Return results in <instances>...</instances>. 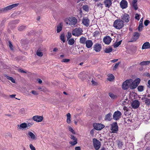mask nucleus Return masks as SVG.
Wrapping results in <instances>:
<instances>
[{
  "label": "nucleus",
  "mask_w": 150,
  "mask_h": 150,
  "mask_svg": "<svg viewBox=\"0 0 150 150\" xmlns=\"http://www.w3.org/2000/svg\"><path fill=\"white\" fill-rule=\"evenodd\" d=\"M77 23V19L74 17H69V24L71 25H74Z\"/></svg>",
  "instance_id": "ddd939ff"
},
{
  "label": "nucleus",
  "mask_w": 150,
  "mask_h": 150,
  "mask_svg": "<svg viewBox=\"0 0 150 150\" xmlns=\"http://www.w3.org/2000/svg\"><path fill=\"white\" fill-rule=\"evenodd\" d=\"M140 15L138 14V13H136L135 14V19H136L137 20H139L140 19Z\"/></svg>",
  "instance_id": "8fccbe9b"
},
{
  "label": "nucleus",
  "mask_w": 150,
  "mask_h": 150,
  "mask_svg": "<svg viewBox=\"0 0 150 150\" xmlns=\"http://www.w3.org/2000/svg\"><path fill=\"white\" fill-rule=\"evenodd\" d=\"M150 134H146L145 136V140L146 141H148L150 140V137H149Z\"/></svg>",
  "instance_id": "79ce46f5"
},
{
  "label": "nucleus",
  "mask_w": 150,
  "mask_h": 150,
  "mask_svg": "<svg viewBox=\"0 0 150 150\" xmlns=\"http://www.w3.org/2000/svg\"><path fill=\"white\" fill-rule=\"evenodd\" d=\"M70 61V59H64L62 60V62H67Z\"/></svg>",
  "instance_id": "603ef678"
},
{
  "label": "nucleus",
  "mask_w": 150,
  "mask_h": 150,
  "mask_svg": "<svg viewBox=\"0 0 150 150\" xmlns=\"http://www.w3.org/2000/svg\"><path fill=\"white\" fill-rule=\"evenodd\" d=\"M131 82L130 83V88L133 89L135 88L139 84L140 80L139 78L136 79L134 81L131 79Z\"/></svg>",
  "instance_id": "f03ea898"
},
{
  "label": "nucleus",
  "mask_w": 150,
  "mask_h": 150,
  "mask_svg": "<svg viewBox=\"0 0 150 150\" xmlns=\"http://www.w3.org/2000/svg\"><path fill=\"white\" fill-rule=\"evenodd\" d=\"M29 147L31 150L35 148L34 146L32 144H30L29 145Z\"/></svg>",
  "instance_id": "bf43d9fd"
},
{
  "label": "nucleus",
  "mask_w": 150,
  "mask_h": 150,
  "mask_svg": "<svg viewBox=\"0 0 150 150\" xmlns=\"http://www.w3.org/2000/svg\"><path fill=\"white\" fill-rule=\"evenodd\" d=\"M86 40V38L82 37L80 38V42L82 44H85Z\"/></svg>",
  "instance_id": "bb28decb"
},
{
  "label": "nucleus",
  "mask_w": 150,
  "mask_h": 150,
  "mask_svg": "<svg viewBox=\"0 0 150 150\" xmlns=\"http://www.w3.org/2000/svg\"><path fill=\"white\" fill-rule=\"evenodd\" d=\"M67 122L69 124L71 122V114L70 113H68L67 115Z\"/></svg>",
  "instance_id": "c756f323"
},
{
  "label": "nucleus",
  "mask_w": 150,
  "mask_h": 150,
  "mask_svg": "<svg viewBox=\"0 0 150 150\" xmlns=\"http://www.w3.org/2000/svg\"><path fill=\"white\" fill-rule=\"evenodd\" d=\"M60 39L63 42H65V35L64 34H61L60 35Z\"/></svg>",
  "instance_id": "ea45409f"
},
{
  "label": "nucleus",
  "mask_w": 150,
  "mask_h": 150,
  "mask_svg": "<svg viewBox=\"0 0 150 150\" xmlns=\"http://www.w3.org/2000/svg\"><path fill=\"white\" fill-rule=\"evenodd\" d=\"M17 128L20 130H23L27 129V123L23 122L17 125Z\"/></svg>",
  "instance_id": "9b49d317"
},
{
  "label": "nucleus",
  "mask_w": 150,
  "mask_h": 150,
  "mask_svg": "<svg viewBox=\"0 0 150 150\" xmlns=\"http://www.w3.org/2000/svg\"><path fill=\"white\" fill-rule=\"evenodd\" d=\"M93 125L95 129L97 130H100L105 127L104 125L103 124L96 123H93Z\"/></svg>",
  "instance_id": "6e6552de"
},
{
  "label": "nucleus",
  "mask_w": 150,
  "mask_h": 150,
  "mask_svg": "<svg viewBox=\"0 0 150 150\" xmlns=\"http://www.w3.org/2000/svg\"><path fill=\"white\" fill-rule=\"evenodd\" d=\"M109 95L112 99H115L117 97V96L116 95H114V94L111 93H109Z\"/></svg>",
  "instance_id": "7c9ffc66"
},
{
  "label": "nucleus",
  "mask_w": 150,
  "mask_h": 150,
  "mask_svg": "<svg viewBox=\"0 0 150 150\" xmlns=\"http://www.w3.org/2000/svg\"><path fill=\"white\" fill-rule=\"evenodd\" d=\"M73 140V141H71L69 142V143L72 146L75 145L77 143V139Z\"/></svg>",
  "instance_id": "58836bf2"
},
{
  "label": "nucleus",
  "mask_w": 150,
  "mask_h": 150,
  "mask_svg": "<svg viewBox=\"0 0 150 150\" xmlns=\"http://www.w3.org/2000/svg\"><path fill=\"white\" fill-rule=\"evenodd\" d=\"M139 101L137 100H135L132 102V106L134 109H137L139 107Z\"/></svg>",
  "instance_id": "f3484780"
},
{
  "label": "nucleus",
  "mask_w": 150,
  "mask_h": 150,
  "mask_svg": "<svg viewBox=\"0 0 150 150\" xmlns=\"http://www.w3.org/2000/svg\"><path fill=\"white\" fill-rule=\"evenodd\" d=\"M25 28V26L24 25H21L18 28V30L19 31H22Z\"/></svg>",
  "instance_id": "a18cd8bd"
},
{
  "label": "nucleus",
  "mask_w": 150,
  "mask_h": 150,
  "mask_svg": "<svg viewBox=\"0 0 150 150\" xmlns=\"http://www.w3.org/2000/svg\"><path fill=\"white\" fill-rule=\"evenodd\" d=\"M137 0H133L131 3L132 6L134 8L135 10H137L138 8L137 6Z\"/></svg>",
  "instance_id": "5701e85b"
},
{
  "label": "nucleus",
  "mask_w": 150,
  "mask_h": 150,
  "mask_svg": "<svg viewBox=\"0 0 150 150\" xmlns=\"http://www.w3.org/2000/svg\"><path fill=\"white\" fill-rule=\"evenodd\" d=\"M131 79H127L122 83V88L124 90H126L129 88H130V83L131 82Z\"/></svg>",
  "instance_id": "39448f33"
},
{
  "label": "nucleus",
  "mask_w": 150,
  "mask_h": 150,
  "mask_svg": "<svg viewBox=\"0 0 150 150\" xmlns=\"http://www.w3.org/2000/svg\"><path fill=\"white\" fill-rule=\"evenodd\" d=\"M137 89L138 91L142 92L144 90V87L142 86H139L137 87Z\"/></svg>",
  "instance_id": "a19ab883"
},
{
  "label": "nucleus",
  "mask_w": 150,
  "mask_h": 150,
  "mask_svg": "<svg viewBox=\"0 0 150 150\" xmlns=\"http://www.w3.org/2000/svg\"><path fill=\"white\" fill-rule=\"evenodd\" d=\"M31 93L35 95H37L38 94V93L35 91L33 90L32 91Z\"/></svg>",
  "instance_id": "13d9d810"
},
{
  "label": "nucleus",
  "mask_w": 150,
  "mask_h": 150,
  "mask_svg": "<svg viewBox=\"0 0 150 150\" xmlns=\"http://www.w3.org/2000/svg\"><path fill=\"white\" fill-rule=\"evenodd\" d=\"M143 27V24H139L138 27V30L139 31H141Z\"/></svg>",
  "instance_id": "c03bdc74"
},
{
  "label": "nucleus",
  "mask_w": 150,
  "mask_h": 150,
  "mask_svg": "<svg viewBox=\"0 0 150 150\" xmlns=\"http://www.w3.org/2000/svg\"><path fill=\"white\" fill-rule=\"evenodd\" d=\"M112 114L110 113H109L106 116L105 119V120L106 121H110L111 120V116Z\"/></svg>",
  "instance_id": "393cba45"
},
{
  "label": "nucleus",
  "mask_w": 150,
  "mask_h": 150,
  "mask_svg": "<svg viewBox=\"0 0 150 150\" xmlns=\"http://www.w3.org/2000/svg\"><path fill=\"white\" fill-rule=\"evenodd\" d=\"M84 72H82L79 74V77L81 78V79H82L83 80V76L84 75Z\"/></svg>",
  "instance_id": "de8ad7c7"
},
{
  "label": "nucleus",
  "mask_w": 150,
  "mask_h": 150,
  "mask_svg": "<svg viewBox=\"0 0 150 150\" xmlns=\"http://www.w3.org/2000/svg\"><path fill=\"white\" fill-rule=\"evenodd\" d=\"M124 23L120 19L115 20L113 23V26L116 29H120L124 26Z\"/></svg>",
  "instance_id": "f257e3e1"
},
{
  "label": "nucleus",
  "mask_w": 150,
  "mask_h": 150,
  "mask_svg": "<svg viewBox=\"0 0 150 150\" xmlns=\"http://www.w3.org/2000/svg\"><path fill=\"white\" fill-rule=\"evenodd\" d=\"M128 3L125 0H122L120 3V6L122 9H124L127 7Z\"/></svg>",
  "instance_id": "2eb2a0df"
},
{
  "label": "nucleus",
  "mask_w": 150,
  "mask_h": 150,
  "mask_svg": "<svg viewBox=\"0 0 150 150\" xmlns=\"http://www.w3.org/2000/svg\"><path fill=\"white\" fill-rule=\"evenodd\" d=\"M85 44L86 47L89 48L92 47L93 45V42L91 40H87L86 41Z\"/></svg>",
  "instance_id": "6ab92c4d"
},
{
  "label": "nucleus",
  "mask_w": 150,
  "mask_h": 150,
  "mask_svg": "<svg viewBox=\"0 0 150 150\" xmlns=\"http://www.w3.org/2000/svg\"><path fill=\"white\" fill-rule=\"evenodd\" d=\"M68 43L70 45H72L74 43L75 41L73 38H70L68 40Z\"/></svg>",
  "instance_id": "a878e982"
},
{
  "label": "nucleus",
  "mask_w": 150,
  "mask_h": 150,
  "mask_svg": "<svg viewBox=\"0 0 150 150\" xmlns=\"http://www.w3.org/2000/svg\"><path fill=\"white\" fill-rule=\"evenodd\" d=\"M32 125L33 124L31 122H29L27 123V129H29Z\"/></svg>",
  "instance_id": "3c124183"
},
{
  "label": "nucleus",
  "mask_w": 150,
  "mask_h": 150,
  "mask_svg": "<svg viewBox=\"0 0 150 150\" xmlns=\"http://www.w3.org/2000/svg\"><path fill=\"white\" fill-rule=\"evenodd\" d=\"M121 115V113L120 111H115L113 115V118L115 120H117L120 118Z\"/></svg>",
  "instance_id": "9d476101"
},
{
  "label": "nucleus",
  "mask_w": 150,
  "mask_h": 150,
  "mask_svg": "<svg viewBox=\"0 0 150 150\" xmlns=\"http://www.w3.org/2000/svg\"><path fill=\"white\" fill-rule=\"evenodd\" d=\"M103 4L100 3H98L97 4V6H98L102 7Z\"/></svg>",
  "instance_id": "e2e57ef3"
},
{
  "label": "nucleus",
  "mask_w": 150,
  "mask_h": 150,
  "mask_svg": "<svg viewBox=\"0 0 150 150\" xmlns=\"http://www.w3.org/2000/svg\"><path fill=\"white\" fill-rule=\"evenodd\" d=\"M36 54L39 57H42L43 55L42 53L40 50H38L36 52Z\"/></svg>",
  "instance_id": "f704fd0d"
},
{
  "label": "nucleus",
  "mask_w": 150,
  "mask_h": 150,
  "mask_svg": "<svg viewBox=\"0 0 150 150\" xmlns=\"http://www.w3.org/2000/svg\"><path fill=\"white\" fill-rule=\"evenodd\" d=\"M93 49L96 52H99L101 49V45L99 44H96L94 45Z\"/></svg>",
  "instance_id": "a211bd4d"
},
{
  "label": "nucleus",
  "mask_w": 150,
  "mask_h": 150,
  "mask_svg": "<svg viewBox=\"0 0 150 150\" xmlns=\"http://www.w3.org/2000/svg\"><path fill=\"white\" fill-rule=\"evenodd\" d=\"M8 44H9V47L10 48V49L11 50H13V46L12 44H11V43L10 41H8Z\"/></svg>",
  "instance_id": "09e8293b"
},
{
  "label": "nucleus",
  "mask_w": 150,
  "mask_h": 150,
  "mask_svg": "<svg viewBox=\"0 0 150 150\" xmlns=\"http://www.w3.org/2000/svg\"><path fill=\"white\" fill-rule=\"evenodd\" d=\"M112 51V48L111 47L106 48L104 50V52L106 53H109Z\"/></svg>",
  "instance_id": "2f4dec72"
},
{
  "label": "nucleus",
  "mask_w": 150,
  "mask_h": 150,
  "mask_svg": "<svg viewBox=\"0 0 150 150\" xmlns=\"http://www.w3.org/2000/svg\"><path fill=\"white\" fill-rule=\"evenodd\" d=\"M82 22L83 25L86 27H88L89 25L90 21L87 17H84L82 20Z\"/></svg>",
  "instance_id": "4468645a"
},
{
  "label": "nucleus",
  "mask_w": 150,
  "mask_h": 150,
  "mask_svg": "<svg viewBox=\"0 0 150 150\" xmlns=\"http://www.w3.org/2000/svg\"><path fill=\"white\" fill-rule=\"evenodd\" d=\"M142 100H144L145 101V103L148 106L150 105V99H149L146 98H142Z\"/></svg>",
  "instance_id": "cd10ccee"
},
{
  "label": "nucleus",
  "mask_w": 150,
  "mask_h": 150,
  "mask_svg": "<svg viewBox=\"0 0 150 150\" xmlns=\"http://www.w3.org/2000/svg\"><path fill=\"white\" fill-rule=\"evenodd\" d=\"M64 22L66 23V24H69V18H66L64 20Z\"/></svg>",
  "instance_id": "5fc2aeb1"
},
{
  "label": "nucleus",
  "mask_w": 150,
  "mask_h": 150,
  "mask_svg": "<svg viewBox=\"0 0 150 150\" xmlns=\"http://www.w3.org/2000/svg\"><path fill=\"white\" fill-rule=\"evenodd\" d=\"M33 119L37 122H40L43 120V117L42 116L35 115L33 117Z\"/></svg>",
  "instance_id": "f8f14e48"
},
{
  "label": "nucleus",
  "mask_w": 150,
  "mask_h": 150,
  "mask_svg": "<svg viewBox=\"0 0 150 150\" xmlns=\"http://www.w3.org/2000/svg\"><path fill=\"white\" fill-rule=\"evenodd\" d=\"M82 8L83 10L86 11H88L89 9L88 6L87 5H84L83 6Z\"/></svg>",
  "instance_id": "473e14b6"
},
{
  "label": "nucleus",
  "mask_w": 150,
  "mask_h": 150,
  "mask_svg": "<svg viewBox=\"0 0 150 150\" xmlns=\"http://www.w3.org/2000/svg\"><path fill=\"white\" fill-rule=\"evenodd\" d=\"M69 130L70 131L72 134H75V133L74 131V129H73V128L70 127H69Z\"/></svg>",
  "instance_id": "49530a36"
},
{
  "label": "nucleus",
  "mask_w": 150,
  "mask_h": 150,
  "mask_svg": "<svg viewBox=\"0 0 150 150\" xmlns=\"http://www.w3.org/2000/svg\"><path fill=\"white\" fill-rule=\"evenodd\" d=\"M6 77L8 79L10 80L13 83H15V80L11 77H10L9 76H6Z\"/></svg>",
  "instance_id": "c9c22d12"
},
{
  "label": "nucleus",
  "mask_w": 150,
  "mask_h": 150,
  "mask_svg": "<svg viewBox=\"0 0 150 150\" xmlns=\"http://www.w3.org/2000/svg\"><path fill=\"white\" fill-rule=\"evenodd\" d=\"M139 34L137 32H135L134 33L133 39L134 40H136L139 38Z\"/></svg>",
  "instance_id": "b1692460"
},
{
  "label": "nucleus",
  "mask_w": 150,
  "mask_h": 150,
  "mask_svg": "<svg viewBox=\"0 0 150 150\" xmlns=\"http://www.w3.org/2000/svg\"><path fill=\"white\" fill-rule=\"evenodd\" d=\"M18 5V4H14L7 6L6 7L4 8L5 12L11 10L13 8L17 6Z\"/></svg>",
  "instance_id": "dca6fc26"
},
{
  "label": "nucleus",
  "mask_w": 150,
  "mask_h": 150,
  "mask_svg": "<svg viewBox=\"0 0 150 150\" xmlns=\"http://www.w3.org/2000/svg\"><path fill=\"white\" fill-rule=\"evenodd\" d=\"M93 146L96 150H98L100 147V142L96 139L94 138L93 139Z\"/></svg>",
  "instance_id": "0eeeda50"
},
{
  "label": "nucleus",
  "mask_w": 150,
  "mask_h": 150,
  "mask_svg": "<svg viewBox=\"0 0 150 150\" xmlns=\"http://www.w3.org/2000/svg\"><path fill=\"white\" fill-rule=\"evenodd\" d=\"M3 12H5L4 8L0 9V13H2Z\"/></svg>",
  "instance_id": "69168bd1"
},
{
  "label": "nucleus",
  "mask_w": 150,
  "mask_h": 150,
  "mask_svg": "<svg viewBox=\"0 0 150 150\" xmlns=\"http://www.w3.org/2000/svg\"><path fill=\"white\" fill-rule=\"evenodd\" d=\"M71 36L72 35L71 33L69 32H68L67 35H66L67 39L68 40L71 37Z\"/></svg>",
  "instance_id": "37998d69"
},
{
  "label": "nucleus",
  "mask_w": 150,
  "mask_h": 150,
  "mask_svg": "<svg viewBox=\"0 0 150 150\" xmlns=\"http://www.w3.org/2000/svg\"><path fill=\"white\" fill-rule=\"evenodd\" d=\"M75 150H81V148L79 146L76 147L75 148Z\"/></svg>",
  "instance_id": "0e129e2a"
},
{
  "label": "nucleus",
  "mask_w": 150,
  "mask_h": 150,
  "mask_svg": "<svg viewBox=\"0 0 150 150\" xmlns=\"http://www.w3.org/2000/svg\"><path fill=\"white\" fill-rule=\"evenodd\" d=\"M62 29V25L61 24L57 26V32L58 33L60 32Z\"/></svg>",
  "instance_id": "72a5a7b5"
},
{
  "label": "nucleus",
  "mask_w": 150,
  "mask_h": 150,
  "mask_svg": "<svg viewBox=\"0 0 150 150\" xmlns=\"http://www.w3.org/2000/svg\"><path fill=\"white\" fill-rule=\"evenodd\" d=\"M19 71L21 72V73H26V72L24 71V70H22V69H20L19 70Z\"/></svg>",
  "instance_id": "338daca9"
},
{
  "label": "nucleus",
  "mask_w": 150,
  "mask_h": 150,
  "mask_svg": "<svg viewBox=\"0 0 150 150\" xmlns=\"http://www.w3.org/2000/svg\"><path fill=\"white\" fill-rule=\"evenodd\" d=\"M26 134L28 139L30 140H34L37 139V137L35 135L30 131H28V133Z\"/></svg>",
  "instance_id": "1a4fd4ad"
},
{
  "label": "nucleus",
  "mask_w": 150,
  "mask_h": 150,
  "mask_svg": "<svg viewBox=\"0 0 150 150\" xmlns=\"http://www.w3.org/2000/svg\"><path fill=\"white\" fill-rule=\"evenodd\" d=\"M119 63H120L119 62L118 63H117L115 64V65L114 66V69H115L118 67L119 64Z\"/></svg>",
  "instance_id": "052dcab7"
},
{
  "label": "nucleus",
  "mask_w": 150,
  "mask_h": 150,
  "mask_svg": "<svg viewBox=\"0 0 150 150\" xmlns=\"http://www.w3.org/2000/svg\"><path fill=\"white\" fill-rule=\"evenodd\" d=\"M91 83L93 84L94 85H95L96 84V83L94 81L92 80L91 81Z\"/></svg>",
  "instance_id": "774afa93"
},
{
  "label": "nucleus",
  "mask_w": 150,
  "mask_h": 150,
  "mask_svg": "<svg viewBox=\"0 0 150 150\" xmlns=\"http://www.w3.org/2000/svg\"><path fill=\"white\" fill-rule=\"evenodd\" d=\"M149 23V21L148 20H146L144 22V24L145 26H147Z\"/></svg>",
  "instance_id": "4d7b16f0"
},
{
  "label": "nucleus",
  "mask_w": 150,
  "mask_h": 150,
  "mask_svg": "<svg viewBox=\"0 0 150 150\" xmlns=\"http://www.w3.org/2000/svg\"><path fill=\"white\" fill-rule=\"evenodd\" d=\"M70 137L71 139H73V140L77 139L73 135H71V137Z\"/></svg>",
  "instance_id": "680f3d73"
},
{
  "label": "nucleus",
  "mask_w": 150,
  "mask_h": 150,
  "mask_svg": "<svg viewBox=\"0 0 150 150\" xmlns=\"http://www.w3.org/2000/svg\"><path fill=\"white\" fill-rule=\"evenodd\" d=\"M83 30L81 28H76L74 29L72 32V35L75 36H79L82 34Z\"/></svg>",
  "instance_id": "20e7f679"
},
{
  "label": "nucleus",
  "mask_w": 150,
  "mask_h": 150,
  "mask_svg": "<svg viewBox=\"0 0 150 150\" xmlns=\"http://www.w3.org/2000/svg\"><path fill=\"white\" fill-rule=\"evenodd\" d=\"M114 76L112 74H109L108 75V81H111L114 79Z\"/></svg>",
  "instance_id": "c85d7f7f"
},
{
  "label": "nucleus",
  "mask_w": 150,
  "mask_h": 150,
  "mask_svg": "<svg viewBox=\"0 0 150 150\" xmlns=\"http://www.w3.org/2000/svg\"><path fill=\"white\" fill-rule=\"evenodd\" d=\"M121 20L123 23H127L130 20V16L128 14L125 13L121 16Z\"/></svg>",
  "instance_id": "423d86ee"
},
{
  "label": "nucleus",
  "mask_w": 150,
  "mask_h": 150,
  "mask_svg": "<svg viewBox=\"0 0 150 150\" xmlns=\"http://www.w3.org/2000/svg\"><path fill=\"white\" fill-rule=\"evenodd\" d=\"M104 3L105 7L109 8L112 4L111 0H105Z\"/></svg>",
  "instance_id": "4be33fe9"
},
{
  "label": "nucleus",
  "mask_w": 150,
  "mask_h": 150,
  "mask_svg": "<svg viewBox=\"0 0 150 150\" xmlns=\"http://www.w3.org/2000/svg\"><path fill=\"white\" fill-rule=\"evenodd\" d=\"M38 89L39 90H41L42 91H46L47 89L44 87H40L38 88Z\"/></svg>",
  "instance_id": "6e6d98bb"
},
{
  "label": "nucleus",
  "mask_w": 150,
  "mask_h": 150,
  "mask_svg": "<svg viewBox=\"0 0 150 150\" xmlns=\"http://www.w3.org/2000/svg\"><path fill=\"white\" fill-rule=\"evenodd\" d=\"M110 129L111 133H117L118 130V127L116 122H113L110 125Z\"/></svg>",
  "instance_id": "7ed1b4c3"
},
{
  "label": "nucleus",
  "mask_w": 150,
  "mask_h": 150,
  "mask_svg": "<svg viewBox=\"0 0 150 150\" xmlns=\"http://www.w3.org/2000/svg\"><path fill=\"white\" fill-rule=\"evenodd\" d=\"M142 48V50L150 49V43L148 42H145L143 44Z\"/></svg>",
  "instance_id": "412c9836"
},
{
  "label": "nucleus",
  "mask_w": 150,
  "mask_h": 150,
  "mask_svg": "<svg viewBox=\"0 0 150 150\" xmlns=\"http://www.w3.org/2000/svg\"><path fill=\"white\" fill-rule=\"evenodd\" d=\"M125 122H127L128 123H129V122H131V120L128 118H127L125 120Z\"/></svg>",
  "instance_id": "864d4df0"
},
{
  "label": "nucleus",
  "mask_w": 150,
  "mask_h": 150,
  "mask_svg": "<svg viewBox=\"0 0 150 150\" xmlns=\"http://www.w3.org/2000/svg\"><path fill=\"white\" fill-rule=\"evenodd\" d=\"M150 62L149 61H143L140 63V64L141 65H145L148 64Z\"/></svg>",
  "instance_id": "e433bc0d"
},
{
  "label": "nucleus",
  "mask_w": 150,
  "mask_h": 150,
  "mask_svg": "<svg viewBox=\"0 0 150 150\" xmlns=\"http://www.w3.org/2000/svg\"><path fill=\"white\" fill-rule=\"evenodd\" d=\"M122 40L118 42H115L114 44V47L115 48L117 47L121 43Z\"/></svg>",
  "instance_id": "4c0bfd02"
},
{
  "label": "nucleus",
  "mask_w": 150,
  "mask_h": 150,
  "mask_svg": "<svg viewBox=\"0 0 150 150\" xmlns=\"http://www.w3.org/2000/svg\"><path fill=\"white\" fill-rule=\"evenodd\" d=\"M111 38L109 36H107L105 37L103 39L104 42L107 44H109L111 42Z\"/></svg>",
  "instance_id": "aec40b11"
}]
</instances>
